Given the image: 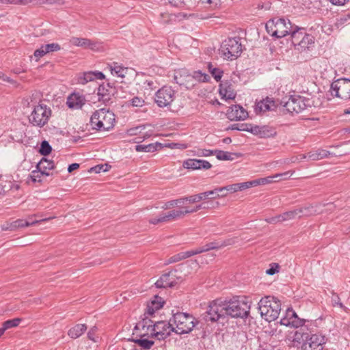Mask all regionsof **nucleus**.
Returning <instances> with one entry per match:
<instances>
[{
    "mask_svg": "<svg viewBox=\"0 0 350 350\" xmlns=\"http://www.w3.org/2000/svg\"><path fill=\"white\" fill-rule=\"evenodd\" d=\"M87 329L85 324H77L68 331V335L73 339L80 337Z\"/></svg>",
    "mask_w": 350,
    "mask_h": 350,
    "instance_id": "nucleus-29",
    "label": "nucleus"
},
{
    "mask_svg": "<svg viewBox=\"0 0 350 350\" xmlns=\"http://www.w3.org/2000/svg\"><path fill=\"white\" fill-rule=\"evenodd\" d=\"M221 189H226V191H229L230 193L236 192L240 189V187H238V184H232L229 185H226L225 187H222Z\"/></svg>",
    "mask_w": 350,
    "mask_h": 350,
    "instance_id": "nucleus-64",
    "label": "nucleus"
},
{
    "mask_svg": "<svg viewBox=\"0 0 350 350\" xmlns=\"http://www.w3.org/2000/svg\"><path fill=\"white\" fill-rule=\"evenodd\" d=\"M314 43V38L310 34L306 33L304 37L301 39L300 42L297 45L298 50L306 51Z\"/></svg>",
    "mask_w": 350,
    "mask_h": 350,
    "instance_id": "nucleus-30",
    "label": "nucleus"
},
{
    "mask_svg": "<svg viewBox=\"0 0 350 350\" xmlns=\"http://www.w3.org/2000/svg\"><path fill=\"white\" fill-rule=\"evenodd\" d=\"M175 97V90L170 86L164 85L155 93L154 102L159 107L163 108L170 106Z\"/></svg>",
    "mask_w": 350,
    "mask_h": 350,
    "instance_id": "nucleus-13",
    "label": "nucleus"
},
{
    "mask_svg": "<svg viewBox=\"0 0 350 350\" xmlns=\"http://www.w3.org/2000/svg\"><path fill=\"white\" fill-rule=\"evenodd\" d=\"M109 68L111 75L121 78L124 77L128 71L127 68L115 62L109 65Z\"/></svg>",
    "mask_w": 350,
    "mask_h": 350,
    "instance_id": "nucleus-28",
    "label": "nucleus"
},
{
    "mask_svg": "<svg viewBox=\"0 0 350 350\" xmlns=\"http://www.w3.org/2000/svg\"><path fill=\"white\" fill-rule=\"evenodd\" d=\"M51 115V111L46 105H36L29 118V122L33 126L41 128L47 124Z\"/></svg>",
    "mask_w": 350,
    "mask_h": 350,
    "instance_id": "nucleus-11",
    "label": "nucleus"
},
{
    "mask_svg": "<svg viewBox=\"0 0 350 350\" xmlns=\"http://www.w3.org/2000/svg\"><path fill=\"white\" fill-rule=\"evenodd\" d=\"M152 331L153 332L151 333L152 336L159 340H165L172 332H174V326L170 320L168 322L165 321H157L153 324Z\"/></svg>",
    "mask_w": 350,
    "mask_h": 350,
    "instance_id": "nucleus-15",
    "label": "nucleus"
},
{
    "mask_svg": "<svg viewBox=\"0 0 350 350\" xmlns=\"http://www.w3.org/2000/svg\"><path fill=\"white\" fill-rule=\"evenodd\" d=\"M36 224H37V221H25L24 219H17L12 222L14 230L19 228L28 227Z\"/></svg>",
    "mask_w": 350,
    "mask_h": 350,
    "instance_id": "nucleus-37",
    "label": "nucleus"
},
{
    "mask_svg": "<svg viewBox=\"0 0 350 350\" xmlns=\"http://www.w3.org/2000/svg\"><path fill=\"white\" fill-rule=\"evenodd\" d=\"M202 319L206 323L218 322L220 319H225L226 314L223 306V301L215 299L210 303L207 310L202 315Z\"/></svg>",
    "mask_w": 350,
    "mask_h": 350,
    "instance_id": "nucleus-8",
    "label": "nucleus"
},
{
    "mask_svg": "<svg viewBox=\"0 0 350 350\" xmlns=\"http://www.w3.org/2000/svg\"><path fill=\"white\" fill-rule=\"evenodd\" d=\"M161 148L162 144L159 142L149 144H138L135 146V150L137 152H154L158 148Z\"/></svg>",
    "mask_w": 350,
    "mask_h": 350,
    "instance_id": "nucleus-31",
    "label": "nucleus"
},
{
    "mask_svg": "<svg viewBox=\"0 0 350 350\" xmlns=\"http://www.w3.org/2000/svg\"><path fill=\"white\" fill-rule=\"evenodd\" d=\"M322 206H325V204H310L303 207L297 208L298 212V218L301 217H309L314 215L322 212Z\"/></svg>",
    "mask_w": 350,
    "mask_h": 350,
    "instance_id": "nucleus-20",
    "label": "nucleus"
},
{
    "mask_svg": "<svg viewBox=\"0 0 350 350\" xmlns=\"http://www.w3.org/2000/svg\"><path fill=\"white\" fill-rule=\"evenodd\" d=\"M327 154L328 152L327 150L319 149L315 151L310 152L306 154H301L300 159L301 160L308 158L312 161H317L327 157Z\"/></svg>",
    "mask_w": 350,
    "mask_h": 350,
    "instance_id": "nucleus-27",
    "label": "nucleus"
},
{
    "mask_svg": "<svg viewBox=\"0 0 350 350\" xmlns=\"http://www.w3.org/2000/svg\"><path fill=\"white\" fill-rule=\"evenodd\" d=\"M151 307H154V309L159 310L163 307V301H161V298L158 296L154 297V299L151 301L150 304Z\"/></svg>",
    "mask_w": 350,
    "mask_h": 350,
    "instance_id": "nucleus-48",
    "label": "nucleus"
},
{
    "mask_svg": "<svg viewBox=\"0 0 350 350\" xmlns=\"http://www.w3.org/2000/svg\"><path fill=\"white\" fill-rule=\"evenodd\" d=\"M196 155L198 157H209L214 155V150L198 149Z\"/></svg>",
    "mask_w": 350,
    "mask_h": 350,
    "instance_id": "nucleus-52",
    "label": "nucleus"
},
{
    "mask_svg": "<svg viewBox=\"0 0 350 350\" xmlns=\"http://www.w3.org/2000/svg\"><path fill=\"white\" fill-rule=\"evenodd\" d=\"M22 320L23 319L21 318H15V319L7 320L3 323L2 327L3 328L4 331L5 332V330H7L8 329L17 327L20 324V323L22 321Z\"/></svg>",
    "mask_w": 350,
    "mask_h": 350,
    "instance_id": "nucleus-36",
    "label": "nucleus"
},
{
    "mask_svg": "<svg viewBox=\"0 0 350 350\" xmlns=\"http://www.w3.org/2000/svg\"><path fill=\"white\" fill-rule=\"evenodd\" d=\"M210 76L202 73L200 70L195 71L193 74H188L186 70H180L175 72L174 81L180 86H185L187 89L193 88L195 85L194 81L198 82H208Z\"/></svg>",
    "mask_w": 350,
    "mask_h": 350,
    "instance_id": "nucleus-4",
    "label": "nucleus"
},
{
    "mask_svg": "<svg viewBox=\"0 0 350 350\" xmlns=\"http://www.w3.org/2000/svg\"><path fill=\"white\" fill-rule=\"evenodd\" d=\"M304 323V320L298 317L296 312L292 308H288L286 315L280 320V324L285 326L299 327Z\"/></svg>",
    "mask_w": 350,
    "mask_h": 350,
    "instance_id": "nucleus-17",
    "label": "nucleus"
},
{
    "mask_svg": "<svg viewBox=\"0 0 350 350\" xmlns=\"http://www.w3.org/2000/svg\"><path fill=\"white\" fill-rule=\"evenodd\" d=\"M183 260L181 252L176 254L172 256H171L170 258H168L165 262V265H169L174 262H179L180 260Z\"/></svg>",
    "mask_w": 350,
    "mask_h": 350,
    "instance_id": "nucleus-49",
    "label": "nucleus"
},
{
    "mask_svg": "<svg viewBox=\"0 0 350 350\" xmlns=\"http://www.w3.org/2000/svg\"><path fill=\"white\" fill-rule=\"evenodd\" d=\"M153 323L152 321L150 319H144L142 322L139 323L135 327V329H139L140 326H142V329H144L145 327H147V331L149 329L150 327L153 328Z\"/></svg>",
    "mask_w": 350,
    "mask_h": 350,
    "instance_id": "nucleus-47",
    "label": "nucleus"
},
{
    "mask_svg": "<svg viewBox=\"0 0 350 350\" xmlns=\"http://www.w3.org/2000/svg\"><path fill=\"white\" fill-rule=\"evenodd\" d=\"M206 198H207V195H206L205 192L193 195L189 197H185L186 201H189L190 203L198 202Z\"/></svg>",
    "mask_w": 350,
    "mask_h": 350,
    "instance_id": "nucleus-40",
    "label": "nucleus"
},
{
    "mask_svg": "<svg viewBox=\"0 0 350 350\" xmlns=\"http://www.w3.org/2000/svg\"><path fill=\"white\" fill-rule=\"evenodd\" d=\"M297 217H298L297 208L280 214V220L282 221L294 219Z\"/></svg>",
    "mask_w": 350,
    "mask_h": 350,
    "instance_id": "nucleus-38",
    "label": "nucleus"
},
{
    "mask_svg": "<svg viewBox=\"0 0 350 350\" xmlns=\"http://www.w3.org/2000/svg\"><path fill=\"white\" fill-rule=\"evenodd\" d=\"M252 133L258 136L261 138H268L273 137L276 135L275 129L267 125L258 126L254 125L253 129H251Z\"/></svg>",
    "mask_w": 350,
    "mask_h": 350,
    "instance_id": "nucleus-19",
    "label": "nucleus"
},
{
    "mask_svg": "<svg viewBox=\"0 0 350 350\" xmlns=\"http://www.w3.org/2000/svg\"><path fill=\"white\" fill-rule=\"evenodd\" d=\"M301 350H323L326 340L321 334L302 333Z\"/></svg>",
    "mask_w": 350,
    "mask_h": 350,
    "instance_id": "nucleus-9",
    "label": "nucleus"
},
{
    "mask_svg": "<svg viewBox=\"0 0 350 350\" xmlns=\"http://www.w3.org/2000/svg\"><path fill=\"white\" fill-rule=\"evenodd\" d=\"M214 155L220 161H232L234 159L233 155H237L236 153H232L221 150H214Z\"/></svg>",
    "mask_w": 350,
    "mask_h": 350,
    "instance_id": "nucleus-32",
    "label": "nucleus"
},
{
    "mask_svg": "<svg viewBox=\"0 0 350 350\" xmlns=\"http://www.w3.org/2000/svg\"><path fill=\"white\" fill-rule=\"evenodd\" d=\"M183 217V213L181 210H172L167 213H162L158 217H153L149 220L152 224H157L159 223L169 222Z\"/></svg>",
    "mask_w": 350,
    "mask_h": 350,
    "instance_id": "nucleus-16",
    "label": "nucleus"
},
{
    "mask_svg": "<svg viewBox=\"0 0 350 350\" xmlns=\"http://www.w3.org/2000/svg\"><path fill=\"white\" fill-rule=\"evenodd\" d=\"M312 103L310 98L301 96H291L282 105L284 110L288 113H299L308 107H311Z\"/></svg>",
    "mask_w": 350,
    "mask_h": 350,
    "instance_id": "nucleus-10",
    "label": "nucleus"
},
{
    "mask_svg": "<svg viewBox=\"0 0 350 350\" xmlns=\"http://www.w3.org/2000/svg\"><path fill=\"white\" fill-rule=\"evenodd\" d=\"M234 241L232 239H226L224 241H217L206 243V245L199 247L200 253L210 251L211 250H218L226 246L232 245Z\"/></svg>",
    "mask_w": 350,
    "mask_h": 350,
    "instance_id": "nucleus-22",
    "label": "nucleus"
},
{
    "mask_svg": "<svg viewBox=\"0 0 350 350\" xmlns=\"http://www.w3.org/2000/svg\"><path fill=\"white\" fill-rule=\"evenodd\" d=\"M332 302L334 306H338L340 308H345V306L340 301L339 296L336 294H334L332 297Z\"/></svg>",
    "mask_w": 350,
    "mask_h": 350,
    "instance_id": "nucleus-60",
    "label": "nucleus"
},
{
    "mask_svg": "<svg viewBox=\"0 0 350 350\" xmlns=\"http://www.w3.org/2000/svg\"><path fill=\"white\" fill-rule=\"evenodd\" d=\"M293 174V172L288 171L284 173L281 174H277L273 176L274 178H278V180H276L277 181H279L280 180H286L288 179L292 174Z\"/></svg>",
    "mask_w": 350,
    "mask_h": 350,
    "instance_id": "nucleus-57",
    "label": "nucleus"
},
{
    "mask_svg": "<svg viewBox=\"0 0 350 350\" xmlns=\"http://www.w3.org/2000/svg\"><path fill=\"white\" fill-rule=\"evenodd\" d=\"M129 102L133 107H142L144 105V100L138 96L133 97Z\"/></svg>",
    "mask_w": 350,
    "mask_h": 350,
    "instance_id": "nucleus-53",
    "label": "nucleus"
},
{
    "mask_svg": "<svg viewBox=\"0 0 350 350\" xmlns=\"http://www.w3.org/2000/svg\"><path fill=\"white\" fill-rule=\"evenodd\" d=\"M164 5H170L174 7L180 6L183 3V0H159Z\"/></svg>",
    "mask_w": 350,
    "mask_h": 350,
    "instance_id": "nucleus-50",
    "label": "nucleus"
},
{
    "mask_svg": "<svg viewBox=\"0 0 350 350\" xmlns=\"http://www.w3.org/2000/svg\"><path fill=\"white\" fill-rule=\"evenodd\" d=\"M196 164L198 165V170H206L212 167V165L208 161L202 159H196Z\"/></svg>",
    "mask_w": 350,
    "mask_h": 350,
    "instance_id": "nucleus-45",
    "label": "nucleus"
},
{
    "mask_svg": "<svg viewBox=\"0 0 350 350\" xmlns=\"http://www.w3.org/2000/svg\"><path fill=\"white\" fill-rule=\"evenodd\" d=\"M101 47V42L90 40V43L89 44L88 49L97 51H99Z\"/></svg>",
    "mask_w": 350,
    "mask_h": 350,
    "instance_id": "nucleus-62",
    "label": "nucleus"
},
{
    "mask_svg": "<svg viewBox=\"0 0 350 350\" xmlns=\"http://www.w3.org/2000/svg\"><path fill=\"white\" fill-rule=\"evenodd\" d=\"M332 95L343 100L350 99V79L341 78L331 84Z\"/></svg>",
    "mask_w": 350,
    "mask_h": 350,
    "instance_id": "nucleus-14",
    "label": "nucleus"
},
{
    "mask_svg": "<svg viewBox=\"0 0 350 350\" xmlns=\"http://www.w3.org/2000/svg\"><path fill=\"white\" fill-rule=\"evenodd\" d=\"M211 74L217 81H219L223 76V71L217 68L216 69L211 70Z\"/></svg>",
    "mask_w": 350,
    "mask_h": 350,
    "instance_id": "nucleus-58",
    "label": "nucleus"
},
{
    "mask_svg": "<svg viewBox=\"0 0 350 350\" xmlns=\"http://www.w3.org/2000/svg\"><path fill=\"white\" fill-rule=\"evenodd\" d=\"M97 95L98 100L107 105L111 103L113 97L118 98H123V96L120 95L119 90L114 83H107L100 85L98 88Z\"/></svg>",
    "mask_w": 350,
    "mask_h": 350,
    "instance_id": "nucleus-12",
    "label": "nucleus"
},
{
    "mask_svg": "<svg viewBox=\"0 0 350 350\" xmlns=\"http://www.w3.org/2000/svg\"><path fill=\"white\" fill-rule=\"evenodd\" d=\"M219 92L222 98L228 100L234 99L237 95L230 81H222L220 83Z\"/></svg>",
    "mask_w": 350,
    "mask_h": 350,
    "instance_id": "nucleus-23",
    "label": "nucleus"
},
{
    "mask_svg": "<svg viewBox=\"0 0 350 350\" xmlns=\"http://www.w3.org/2000/svg\"><path fill=\"white\" fill-rule=\"evenodd\" d=\"M70 43L77 46H81L84 49H88V45L90 43V40L83 38L72 37L70 40Z\"/></svg>",
    "mask_w": 350,
    "mask_h": 350,
    "instance_id": "nucleus-34",
    "label": "nucleus"
},
{
    "mask_svg": "<svg viewBox=\"0 0 350 350\" xmlns=\"http://www.w3.org/2000/svg\"><path fill=\"white\" fill-rule=\"evenodd\" d=\"M273 179H274L273 176H268L266 178H258V179L254 180L253 181H254V187H255L257 185H266L268 183H271L277 181V180H273Z\"/></svg>",
    "mask_w": 350,
    "mask_h": 350,
    "instance_id": "nucleus-42",
    "label": "nucleus"
},
{
    "mask_svg": "<svg viewBox=\"0 0 350 350\" xmlns=\"http://www.w3.org/2000/svg\"><path fill=\"white\" fill-rule=\"evenodd\" d=\"M133 341L146 350L150 349L154 343L153 340H150L146 338L136 339L134 340Z\"/></svg>",
    "mask_w": 350,
    "mask_h": 350,
    "instance_id": "nucleus-39",
    "label": "nucleus"
},
{
    "mask_svg": "<svg viewBox=\"0 0 350 350\" xmlns=\"http://www.w3.org/2000/svg\"><path fill=\"white\" fill-rule=\"evenodd\" d=\"M185 201H186V199H185V198H178L176 200H170V201H168L166 203H165V204L162 206V208L163 209H168L172 207L178 206V204H183Z\"/></svg>",
    "mask_w": 350,
    "mask_h": 350,
    "instance_id": "nucleus-41",
    "label": "nucleus"
},
{
    "mask_svg": "<svg viewBox=\"0 0 350 350\" xmlns=\"http://www.w3.org/2000/svg\"><path fill=\"white\" fill-rule=\"evenodd\" d=\"M52 150V148L46 141H43L41 143L40 148V153L43 156L48 155Z\"/></svg>",
    "mask_w": 350,
    "mask_h": 350,
    "instance_id": "nucleus-44",
    "label": "nucleus"
},
{
    "mask_svg": "<svg viewBox=\"0 0 350 350\" xmlns=\"http://www.w3.org/2000/svg\"><path fill=\"white\" fill-rule=\"evenodd\" d=\"M183 166L185 169L196 170H198V165L196 164V159H188L185 160Z\"/></svg>",
    "mask_w": 350,
    "mask_h": 350,
    "instance_id": "nucleus-43",
    "label": "nucleus"
},
{
    "mask_svg": "<svg viewBox=\"0 0 350 350\" xmlns=\"http://www.w3.org/2000/svg\"><path fill=\"white\" fill-rule=\"evenodd\" d=\"M306 34L304 28H299L296 25L293 26L292 31H291L288 35L291 36L292 44L295 46H297L301 39Z\"/></svg>",
    "mask_w": 350,
    "mask_h": 350,
    "instance_id": "nucleus-25",
    "label": "nucleus"
},
{
    "mask_svg": "<svg viewBox=\"0 0 350 350\" xmlns=\"http://www.w3.org/2000/svg\"><path fill=\"white\" fill-rule=\"evenodd\" d=\"M105 79V75L100 71H88L83 73L77 79V83L85 84L88 82L94 81L96 79Z\"/></svg>",
    "mask_w": 350,
    "mask_h": 350,
    "instance_id": "nucleus-21",
    "label": "nucleus"
},
{
    "mask_svg": "<svg viewBox=\"0 0 350 350\" xmlns=\"http://www.w3.org/2000/svg\"><path fill=\"white\" fill-rule=\"evenodd\" d=\"M66 104L69 108L80 109L85 104V98L79 94L72 93L68 97Z\"/></svg>",
    "mask_w": 350,
    "mask_h": 350,
    "instance_id": "nucleus-24",
    "label": "nucleus"
},
{
    "mask_svg": "<svg viewBox=\"0 0 350 350\" xmlns=\"http://www.w3.org/2000/svg\"><path fill=\"white\" fill-rule=\"evenodd\" d=\"M46 53V50H44V45L42 44L39 49H36L33 55L36 58V60L38 61L40 57L45 55Z\"/></svg>",
    "mask_w": 350,
    "mask_h": 350,
    "instance_id": "nucleus-56",
    "label": "nucleus"
},
{
    "mask_svg": "<svg viewBox=\"0 0 350 350\" xmlns=\"http://www.w3.org/2000/svg\"><path fill=\"white\" fill-rule=\"evenodd\" d=\"M181 254H182L183 258L184 260V259H186V258H187L189 257L193 256L194 255L199 254L200 253L199 248L198 247L196 249L191 250H189V251L183 252H181Z\"/></svg>",
    "mask_w": 350,
    "mask_h": 350,
    "instance_id": "nucleus-55",
    "label": "nucleus"
},
{
    "mask_svg": "<svg viewBox=\"0 0 350 350\" xmlns=\"http://www.w3.org/2000/svg\"><path fill=\"white\" fill-rule=\"evenodd\" d=\"M170 321L176 325L174 332L179 335L190 333L197 323L191 314L178 312L173 314Z\"/></svg>",
    "mask_w": 350,
    "mask_h": 350,
    "instance_id": "nucleus-6",
    "label": "nucleus"
},
{
    "mask_svg": "<svg viewBox=\"0 0 350 350\" xmlns=\"http://www.w3.org/2000/svg\"><path fill=\"white\" fill-rule=\"evenodd\" d=\"M224 313L232 318H247L250 310V304L245 299L233 298L228 301H223Z\"/></svg>",
    "mask_w": 350,
    "mask_h": 350,
    "instance_id": "nucleus-3",
    "label": "nucleus"
},
{
    "mask_svg": "<svg viewBox=\"0 0 350 350\" xmlns=\"http://www.w3.org/2000/svg\"><path fill=\"white\" fill-rule=\"evenodd\" d=\"M206 195H207V198L210 199H215L219 197H224L226 196V193H217V191H216V188L211 191H205Z\"/></svg>",
    "mask_w": 350,
    "mask_h": 350,
    "instance_id": "nucleus-51",
    "label": "nucleus"
},
{
    "mask_svg": "<svg viewBox=\"0 0 350 350\" xmlns=\"http://www.w3.org/2000/svg\"><path fill=\"white\" fill-rule=\"evenodd\" d=\"M55 167L54 162L51 160H48L42 158L40 161L36 165V169L38 170H50Z\"/></svg>",
    "mask_w": 350,
    "mask_h": 350,
    "instance_id": "nucleus-33",
    "label": "nucleus"
},
{
    "mask_svg": "<svg viewBox=\"0 0 350 350\" xmlns=\"http://www.w3.org/2000/svg\"><path fill=\"white\" fill-rule=\"evenodd\" d=\"M293 26L288 19L274 18L266 23L265 28L267 33L271 36L281 38L288 35Z\"/></svg>",
    "mask_w": 350,
    "mask_h": 350,
    "instance_id": "nucleus-5",
    "label": "nucleus"
},
{
    "mask_svg": "<svg viewBox=\"0 0 350 350\" xmlns=\"http://www.w3.org/2000/svg\"><path fill=\"white\" fill-rule=\"evenodd\" d=\"M227 116L230 120H243L247 118L248 113L242 106L234 105L227 111Z\"/></svg>",
    "mask_w": 350,
    "mask_h": 350,
    "instance_id": "nucleus-18",
    "label": "nucleus"
},
{
    "mask_svg": "<svg viewBox=\"0 0 350 350\" xmlns=\"http://www.w3.org/2000/svg\"><path fill=\"white\" fill-rule=\"evenodd\" d=\"M258 308L261 317L265 321L271 322L278 318L281 311V303L277 297L267 295L260 299Z\"/></svg>",
    "mask_w": 350,
    "mask_h": 350,
    "instance_id": "nucleus-1",
    "label": "nucleus"
},
{
    "mask_svg": "<svg viewBox=\"0 0 350 350\" xmlns=\"http://www.w3.org/2000/svg\"><path fill=\"white\" fill-rule=\"evenodd\" d=\"M280 266L277 263H271L270 265V267L266 270V273L267 275H274L275 273L279 271Z\"/></svg>",
    "mask_w": 350,
    "mask_h": 350,
    "instance_id": "nucleus-54",
    "label": "nucleus"
},
{
    "mask_svg": "<svg viewBox=\"0 0 350 350\" xmlns=\"http://www.w3.org/2000/svg\"><path fill=\"white\" fill-rule=\"evenodd\" d=\"M43 45L44 50L46 51V53L58 51L61 49V46L57 43H51Z\"/></svg>",
    "mask_w": 350,
    "mask_h": 350,
    "instance_id": "nucleus-46",
    "label": "nucleus"
},
{
    "mask_svg": "<svg viewBox=\"0 0 350 350\" xmlns=\"http://www.w3.org/2000/svg\"><path fill=\"white\" fill-rule=\"evenodd\" d=\"M243 51L240 37L228 38L223 41L219 49L221 57L227 60L238 58Z\"/></svg>",
    "mask_w": 350,
    "mask_h": 350,
    "instance_id": "nucleus-7",
    "label": "nucleus"
},
{
    "mask_svg": "<svg viewBox=\"0 0 350 350\" xmlns=\"http://www.w3.org/2000/svg\"><path fill=\"white\" fill-rule=\"evenodd\" d=\"M163 278L165 277H160V278L155 282L157 288H172V283H164Z\"/></svg>",
    "mask_w": 350,
    "mask_h": 350,
    "instance_id": "nucleus-61",
    "label": "nucleus"
},
{
    "mask_svg": "<svg viewBox=\"0 0 350 350\" xmlns=\"http://www.w3.org/2000/svg\"><path fill=\"white\" fill-rule=\"evenodd\" d=\"M277 105L275 101L269 97H267L257 104V108H258L260 111L263 112L274 111Z\"/></svg>",
    "mask_w": 350,
    "mask_h": 350,
    "instance_id": "nucleus-26",
    "label": "nucleus"
},
{
    "mask_svg": "<svg viewBox=\"0 0 350 350\" xmlns=\"http://www.w3.org/2000/svg\"><path fill=\"white\" fill-rule=\"evenodd\" d=\"M161 277H165V279L163 278L164 283H172V288L178 284L176 280H182V278L180 276L177 277L176 275H174L172 271L163 274Z\"/></svg>",
    "mask_w": 350,
    "mask_h": 350,
    "instance_id": "nucleus-35",
    "label": "nucleus"
},
{
    "mask_svg": "<svg viewBox=\"0 0 350 350\" xmlns=\"http://www.w3.org/2000/svg\"><path fill=\"white\" fill-rule=\"evenodd\" d=\"M115 122L114 113L109 109L102 108L93 113L90 124L93 130L105 131L113 128Z\"/></svg>",
    "mask_w": 350,
    "mask_h": 350,
    "instance_id": "nucleus-2",
    "label": "nucleus"
},
{
    "mask_svg": "<svg viewBox=\"0 0 350 350\" xmlns=\"http://www.w3.org/2000/svg\"><path fill=\"white\" fill-rule=\"evenodd\" d=\"M42 176V175L38 171V170H33L31 172V178L32 181L34 183H36V182L40 183L42 181V180H41Z\"/></svg>",
    "mask_w": 350,
    "mask_h": 350,
    "instance_id": "nucleus-59",
    "label": "nucleus"
},
{
    "mask_svg": "<svg viewBox=\"0 0 350 350\" xmlns=\"http://www.w3.org/2000/svg\"><path fill=\"white\" fill-rule=\"evenodd\" d=\"M254 125L247 123H239V131H247L252 133L251 129H253Z\"/></svg>",
    "mask_w": 350,
    "mask_h": 350,
    "instance_id": "nucleus-63",
    "label": "nucleus"
}]
</instances>
